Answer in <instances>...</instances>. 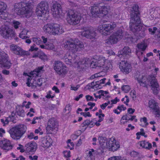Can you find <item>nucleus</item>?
Returning <instances> with one entry per match:
<instances>
[{
	"instance_id": "obj_1",
	"label": "nucleus",
	"mask_w": 160,
	"mask_h": 160,
	"mask_svg": "<svg viewBox=\"0 0 160 160\" xmlns=\"http://www.w3.org/2000/svg\"><path fill=\"white\" fill-rule=\"evenodd\" d=\"M138 8V5L136 4L132 7L129 27L131 31L137 34L139 33V36L142 37L144 36V32L141 31L142 26L141 24L140 14Z\"/></svg>"
},
{
	"instance_id": "obj_2",
	"label": "nucleus",
	"mask_w": 160,
	"mask_h": 160,
	"mask_svg": "<svg viewBox=\"0 0 160 160\" xmlns=\"http://www.w3.org/2000/svg\"><path fill=\"white\" fill-rule=\"evenodd\" d=\"M79 58L78 56L76 57L74 56L72 58L69 52H67L65 54L62 59L67 64H69L70 63H77L78 68H81L83 70L86 68V64L89 63V61H88V59L87 61L86 59H82L78 61L77 60Z\"/></svg>"
},
{
	"instance_id": "obj_3",
	"label": "nucleus",
	"mask_w": 160,
	"mask_h": 160,
	"mask_svg": "<svg viewBox=\"0 0 160 160\" xmlns=\"http://www.w3.org/2000/svg\"><path fill=\"white\" fill-rule=\"evenodd\" d=\"M27 130L26 127L22 124L13 127L9 132L11 137L14 140L19 139L25 133Z\"/></svg>"
},
{
	"instance_id": "obj_4",
	"label": "nucleus",
	"mask_w": 160,
	"mask_h": 160,
	"mask_svg": "<svg viewBox=\"0 0 160 160\" xmlns=\"http://www.w3.org/2000/svg\"><path fill=\"white\" fill-rule=\"evenodd\" d=\"M64 46L65 49L73 53L80 51L81 48L83 47L84 45L80 41L76 42L70 40L65 42Z\"/></svg>"
},
{
	"instance_id": "obj_5",
	"label": "nucleus",
	"mask_w": 160,
	"mask_h": 160,
	"mask_svg": "<svg viewBox=\"0 0 160 160\" xmlns=\"http://www.w3.org/2000/svg\"><path fill=\"white\" fill-rule=\"evenodd\" d=\"M0 34L5 39L14 38L16 41L18 39L16 37V34L13 29L8 26H2L0 28Z\"/></svg>"
},
{
	"instance_id": "obj_6",
	"label": "nucleus",
	"mask_w": 160,
	"mask_h": 160,
	"mask_svg": "<svg viewBox=\"0 0 160 160\" xmlns=\"http://www.w3.org/2000/svg\"><path fill=\"white\" fill-rule=\"evenodd\" d=\"M88 58H86V61ZM93 59L94 60L92 61L91 62H90L89 59L88 58V61H89V63H91V66L92 68H99L100 69H102L103 71L104 68V66L105 64V57H103L95 55L93 57ZM86 64V67H87Z\"/></svg>"
},
{
	"instance_id": "obj_7",
	"label": "nucleus",
	"mask_w": 160,
	"mask_h": 160,
	"mask_svg": "<svg viewBox=\"0 0 160 160\" xmlns=\"http://www.w3.org/2000/svg\"><path fill=\"white\" fill-rule=\"evenodd\" d=\"M81 16L78 12L73 11H69L67 14V20L71 25H76L78 24L81 19Z\"/></svg>"
},
{
	"instance_id": "obj_8",
	"label": "nucleus",
	"mask_w": 160,
	"mask_h": 160,
	"mask_svg": "<svg viewBox=\"0 0 160 160\" xmlns=\"http://www.w3.org/2000/svg\"><path fill=\"white\" fill-rule=\"evenodd\" d=\"M91 12L92 16L94 17H103L108 14V11L105 7H99L98 6H92Z\"/></svg>"
},
{
	"instance_id": "obj_9",
	"label": "nucleus",
	"mask_w": 160,
	"mask_h": 160,
	"mask_svg": "<svg viewBox=\"0 0 160 160\" xmlns=\"http://www.w3.org/2000/svg\"><path fill=\"white\" fill-rule=\"evenodd\" d=\"M66 68V66L62 62L58 60L54 61L53 68L57 74L59 75L66 74L68 72Z\"/></svg>"
},
{
	"instance_id": "obj_10",
	"label": "nucleus",
	"mask_w": 160,
	"mask_h": 160,
	"mask_svg": "<svg viewBox=\"0 0 160 160\" xmlns=\"http://www.w3.org/2000/svg\"><path fill=\"white\" fill-rule=\"evenodd\" d=\"M31 1H25L21 4V7L18 11V12L21 14H29V15H32V5Z\"/></svg>"
},
{
	"instance_id": "obj_11",
	"label": "nucleus",
	"mask_w": 160,
	"mask_h": 160,
	"mask_svg": "<svg viewBox=\"0 0 160 160\" xmlns=\"http://www.w3.org/2000/svg\"><path fill=\"white\" fill-rule=\"evenodd\" d=\"M123 35V32L122 30L119 29L111 35L106 42L112 44H115L122 38Z\"/></svg>"
},
{
	"instance_id": "obj_12",
	"label": "nucleus",
	"mask_w": 160,
	"mask_h": 160,
	"mask_svg": "<svg viewBox=\"0 0 160 160\" xmlns=\"http://www.w3.org/2000/svg\"><path fill=\"white\" fill-rule=\"evenodd\" d=\"M48 4L45 1H42L37 7L36 12L38 16L41 17L48 12Z\"/></svg>"
},
{
	"instance_id": "obj_13",
	"label": "nucleus",
	"mask_w": 160,
	"mask_h": 160,
	"mask_svg": "<svg viewBox=\"0 0 160 160\" xmlns=\"http://www.w3.org/2000/svg\"><path fill=\"white\" fill-rule=\"evenodd\" d=\"M7 54L4 53L0 52V67L9 68L11 67L12 63L8 59Z\"/></svg>"
},
{
	"instance_id": "obj_14",
	"label": "nucleus",
	"mask_w": 160,
	"mask_h": 160,
	"mask_svg": "<svg viewBox=\"0 0 160 160\" xmlns=\"http://www.w3.org/2000/svg\"><path fill=\"white\" fill-rule=\"evenodd\" d=\"M53 16L55 18H61L63 16V13L60 4L56 3L53 4L51 8Z\"/></svg>"
},
{
	"instance_id": "obj_15",
	"label": "nucleus",
	"mask_w": 160,
	"mask_h": 160,
	"mask_svg": "<svg viewBox=\"0 0 160 160\" xmlns=\"http://www.w3.org/2000/svg\"><path fill=\"white\" fill-rule=\"evenodd\" d=\"M116 27L115 22L110 23L108 24H103L100 28V32H102L103 35H107L110 34L112 30Z\"/></svg>"
},
{
	"instance_id": "obj_16",
	"label": "nucleus",
	"mask_w": 160,
	"mask_h": 160,
	"mask_svg": "<svg viewBox=\"0 0 160 160\" xmlns=\"http://www.w3.org/2000/svg\"><path fill=\"white\" fill-rule=\"evenodd\" d=\"M106 145L110 151L113 152L117 151L120 147L119 142L112 138H110L106 142Z\"/></svg>"
},
{
	"instance_id": "obj_17",
	"label": "nucleus",
	"mask_w": 160,
	"mask_h": 160,
	"mask_svg": "<svg viewBox=\"0 0 160 160\" xmlns=\"http://www.w3.org/2000/svg\"><path fill=\"white\" fill-rule=\"evenodd\" d=\"M58 123L55 119L51 118L49 119L46 128L47 133H51L53 130L58 128Z\"/></svg>"
},
{
	"instance_id": "obj_18",
	"label": "nucleus",
	"mask_w": 160,
	"mask_h": 160,
	"mask_svg": "<svg viewBox=\"0 0 160 160\" xmlns=\"http://www.w3.org/2000/svg\"><path fill=\"white\" fill-rule=\"evenodd\" d=\"M83 30L84 31L82 32V35L87 38H93L96 36V33L92 28L84 27Z\"/></svg>"
},
{
	"instance_id": "obj_19",
	"label": "nucleus",
	"mask_w": 160,
	"mask_h": 160,
	"mask_svg": "<svg viewBox=\"0 0 160 160\" xmlns=\"http://www.w3.org/2000/svg\"><path fill=\"white\" fill-rule=\"evenodd\" d=\"M149 81L154 93L156 94L158 93V90L159 89V85L155 77L153 76H150V78Z\"/></svg>"
},
{
	"instance_id": "obj_20",
	"label": "nucleus",
	"mask_w": 160,
	"mask_h": 160,
	"mask_svg": "<svg viewBox=\"0 0 160 160\" xmlns=\"http://www.w3.org/2000/svg\"><path fill=\"white\" fill-rule=\"evenodd\" d=\"M11 50L15 54L20 55H27L28 52L23 50L20 47L17 46L12 44L10 46Z\"/></svg>"
},
{
	"instance_id": "obj_21",
	"label": "nucleus",
	"mask_w": 160,
	"mask_h": 160,
	"mask_svg": "<svg viewBox=\"0 0 160 160\" xmlns=\"http://www.w3.org/2000/svg\"><path fill=\"white\" fill-rule=\"evenodd\" d=\"M148 106L153 112L156 113L155 114L158 115V117L160 116V111L159 108L157 103L153 99H151L148 102Z\"/></svg>"
},
{
	"instance_id": "obj_22",
	"label": "nucleus",
	"mask_w": 160,
	"mask_h": 160,
	"mask_svg": "<svg viewBox=\"0 0 160 160\" xmlns=\"http://www.w3.org/2000/svg\"><path fill=\"white\" fill-rule=\"evenodd\" d=\"M119 65L120 68L122 72L128 74L131 71V65L126 61H122L119 62Z\"/></svg>"
},
{
	"instance_id": "obj_23",
	"label": "nucleus",
	"mask_w": 160,
	"mask_h": 160,
	"mask_svg": "<svg viewBox=\"0 0 160 160\" xmlns=\"http://www.w3.org/2000/svg\"><path fill=\"white\" fill-rule=\"evenodd\" d=\"M41 146L46 148H49L52 145L53 141L49 136H46L42 138Z\"/></svg>"
},
{
	"instance_id": "obj_24",
	"label": "nucleus",
	"mask_w": 160,
	"mask_h": 160,
	"mask_svg": "<svg viewBox=\"0 0 160 160\" xmlns=\"http://www.w3.org/2000/svg\"><path fill=\"white\" fill-rule=\"evenodd\" d=\"M0 147L2 149L8 151L12 149V146L9 141L4 139L0 141Z\"/></svg>"
},
{
	"instance_id": "obj_25",
	"label": "nucleus",
	"mask_w": 160,
	"mask_h": 160,
	"mask_svg": "<svg viewBox=\"0 0 160 160\" xmlns=\"http://www.w3.org/2000/svg\"><path fill=\"white\" fill-rule=\"evenodd\" d=\"M106 80L105 78L101 79L99 81H97L92 82L91 83L88 84V86L90 87L91 88H101V84L104 83L105 81Z\"/></svg>"
},
{
	"instance_id": "obj_26",
	"label": "nucleus",
	"mask_w": 160,
	"mask_h": 160,
	"mask_svg": "<svg viewBox=\"0 0 160 160\" xmlns=\"http://www.w3.org/2000/svg\"><path fill=\"white\" fill-rule=\"evenodd\" d=\"M25 151L28 152H34L36 150L37 147L35 143L29 142L25 146Z\"/></svg>"
},
{
	"instance_id": "obj_27",
	"label": "nucleus",
	"mask_w": 160,
	"mask_h": 160,
	"mask_svg": "<svg viewBox=\"0 0 160 160\" xmlns=\"http://www.w3.org/2000/svg\"><path fill=\"white\" fill-rule=\"evenodd\" d=\"M52 34L54 35L61 34L64 32V30L59 25L57 24H53Z\"/></svg>"
},
{
	"instance_id": "obj_28",
	"label": "nucleus",
	"mask_w": 160,
	"mask_h": 160,
	"mask_svg": "<svg viewBox=\"0 0 160 160\" xmlns=\"http://www.w3.org/2000/svg\"><path fill=\"white\" fill-rule=\"evenodd\" d=\"M131 53V50L128 47H125L123 49L118 52V56L120 58L129 55Z\"/></svg>"
},
{
	"instance_id": "obj_29",
	"label": "nucleus",
	"mask_w": 160,
	"mask_h": 160,
	"mask_svg": "<svg viewBox=\"0 0 160 160\" xmlns=\"http://www.w3.org/2000/svg\"><path fill=\"white\" fill-rule=\"evenodd\" d=\"M137 80L141 86H142L143 87L147 86V78L146 76L144 75H140L139 77L137 78Z\"/></svg>"
},
{
	"instance_id": "obj_30",
	"label": "nucleus",
	"mask_w": 160,
	"mask_h": 160,
	"mask_svg": "<svg viewBox=\"0 0 160 160\" xmlns=\"http://www.w3.org/2000/svg\"><path fill=\"white\" fill-rule=\"evenodd\" d=\"M24 106V104L22 106H18L16 108V113L19 116L23 117L25 115L24 111L23 108Z\"/></svg>"
},
{
	"instance_id": "obj_31",
	"label": "nucleus",
	"mask_w": 160,
	"mask_h": 160,
	"mask_svg": "<svg viewBox=\"0 0 160 160\" xmlns=\"http://www.w3.org/2000/svg\"><path fill=\"white\" fill-rule=\"evenodd\" d=\"M140 143V146L146 149L149 150L152 147V144L146 141H142Z\"/></svg>"
},
{
	"instance_id": "obj_32",
	"label": "nucleus",
	"mask_w": 160,
	"mask_h": 160,
	"mask_svg": "<svg viewBox=\"0 0 160 160\" xmlns=\"http://www.w3.org/2000/svg\"><path fill=\"white\" fill-rule=\"evenodd\" d=\"M53 24H48L45 25L43 28L44 31L49 33L52 34Z\"/></svg>"
},
{
	"instance_id": "obj_33",
	"label": "nucleus",
	"mask_w": 160,
	"mask_h": 160,
	"mask_svg": "<svg viewBox=\"0 0 160 160\" xmlns=\"http://www.w3.org/2000/svg\"><path fill=\"white\" fill-rule=\"evenodd\" d=\"M95 154V150L92 149L88 152L86 158V160H94L95 157L94 155Z\"/></svg>"
},
{
	"instance_id": "obj_34",
	"label": "nucleus",
	"mask_w": 160,
	"mask_h": 160,
	"mask_svg": "<svg viewBox=\"0 0 160 160\" xmlns=\"http://www.w3.org/2000/svg\"><path fill=\"white\" fill-rule=\"evenodd\" d=\"M105 64L104 66V68L103 72H107V70L109 69V68H111L112 67V65L111 62L108 61V60H105Z\"/></svg>"
},
{
	"instance_id": "obj_35",
	"label": "nucleus",
	"mask_w": 160,
	"mask_h": 160,
	"mask_svg": "<svg viewBox=\"0 0 160 160\" xmlns=\"http://www.w3.org/2000/svg\"><path fill=\"white\" fill-rule=\"evenodd\" d=\"M106 138L102 136H99L98 138V140L99 142L100 145L103 147H105V145H106Z\"/></svg>"
},
{
	"instance_id": "obj_36",
	"label": "nucleus",
	"mask_w": 160,
	"mask_h": 160,
	"mask_svg": "<svg viewBox=\"0 0 160 160\" xmlns=\"http://www.w3.org/2000/svg\"><path fill=\"white\" fill-rule=\"evenodd\" d=\"M137 46L139 49H141L142 51H144L147 46L144 42H143L138 44Z\"/></svg>"
},
{
	"instance_id": "obj_37",
	"label": "nucleus",
	"mask_w": 160,
	"mask_h": 160,
	"mask_svg": "<svg viewBox=\"0 0 160 160\" xmlns=\"http://www.w3.org/2000/svg\"><path fill=\"white\" fill-rule=\"evenodd\" d=\"M7 5L3 2H0V12H2L6 9Z\"/></svg>"
},
{
	"instance_id": "obj_38",
	"label": "nucleus",
	"mask_w": 160,
	"mask_h": 160,
	"mask_svg": "<svg viewBox=\"0 0 160 160\" xmlns=\"http://www.w3.org/2000/svg\"><path fill=\"white\" fill-rule=\"evenodd\" d=\"M123 158L120 156H114L109 158L107 160H121Z\"/></svg>"
},
{
	"instance_id": "obj_39",
	"label": "nucleus",
	"mask_w": 160,
	"mask_h": 160,
	"mask_svg": "<svg viewBox=\"0 0 160 160\" xmlns=\"http://www.w3.org/2000/svg\"><path fill=\"white\" fill-rule=\"evenodd\" d=\"M130 88L128 85H124L122 87V90L125 92H128L130 90Z\"/></svg>"
},
{
	"instance_id": "obj_40",
	"label": "nucleus",
	"mask_w": 160,
	"mask_h": 160,
	"mask_svg": "<svg viewBox=\"0 0 160 160\" xmlns=\"http://www.w3.org/2000/svg\"><path fill=\"white\" fill-rule=\"evenodd\" d=\"M32 41L36 44L39 45L42 42L41 39L39 38H32Z\"/></svg>"
},
{
	"instance_id": "obj_41",
	"label": "nucleus",
	"mask_w": 160,
	"mask_h": 160,
	"mask_svg": "<svg viewBox=\"0 0 160 160\" xmlns=\"http://www.w3.org/2000/svg\"><path fill=\"white\" fill-rule=\"evenodd\" d=\"M0 18L2 19H6L8 17V14L3 11L2 12H0Z\"/></svg>"
},
{
	"instance_id": "obj_42",
	"label": "nucleus",
	"mask_w": 160,
	"mask_h": 160,
	"mask_svg": "<svg viewBox=\"0 0 160 160\" xmlns=\"http://www.w3.org/2000/svg\"><path fill=\"white\" fill-rule=\"evenodd\" d=\"M64 156L66 158H69L71 157L70 151H65L63 152Z\"/></svg>"
},
{
	"instance_id": "obj_43",
	"label": "nucleus",
	"mask_w": 160,
	"mask_h": 160,
	"mask_svg": "<svg viewBox=\"0 0 160 160\" xmlns=\"http://www.w3.org/2000/svg\"><path fill=\"white\" fill-rule=\"evenodd\" d=\"M20 23L18 21H14L13 22V25L15 29H17L20 26Z\"/></svg>"
},
{
	"instance_id": "obj_44",
	"label": "nucleus",
	"mask_w": 160,
	"mask_h": 160,
	"mask_svg": "<svg viewBox=\"0 0 160 160\" xmlns=\"http://www.w3.org/2000/svg\"><path fill=\"white\" fill-rule=\"evenodd\" d=\"M108 93V91H104L102 90H100L98 92V94H100V95H101V96H104V94L107 95Z\"/></svg>"
},
{
	"instance_id": "obj_45",
	"label": "nucleus",
	"mask_w": 160,
	"mask_h": 160,
	"mask_svg": "<svg viewBox=\"0 0 160 160\" xmlns=\"http://www.w3.org/2000/svg\"><path fill=\"white\" fill-rule=\"evenodd\" d=\"M130 95L132 97L133 100H134L136 98V92L134 90H132L130 93Z\"/></svg>"
},
{
	"instance_id": "obj_46",
	"label": "nucleus",
	"mask_w": 160,
	"mask_h": 160,
	"mask_svg": "<svg viewBox=\"0 0 160 160\" xmlns=\"http://www.w3.org/2000/svg\"><path fill=\"white\" fill-rule=\"evenodd\" d=\"M43 66H41L38 67V68L35 69L33 72H36L37 73H38L41 72L42 71H43Z\"/></svg>"
},
{
	"instance_id": "obj_47",
	"label": "nucleus",
	"mask_w": 160,
	"mask_h": 160,
	"mask_svg": "<svg viewBox=\"0 0 160 160\" xmlns=\"http://www.w3.org/2000/svg\"><path fill=\"white\" fill-rule=\"evenodd\" d=\"M157 29L158 28L157 27H154L153 29L152 28H149L148 30L149 32H151V34L153 35L155 33V31H156Z\"/></svg>"
},
{
	"instance_id": "obj_48",
	"label": "nucleus",
	"mask_w": 160,
	"mask_h": 160,
	"mask_svg": "<svg viewBox=\"0 0 160 160\" xmlns=\"http://www.w3.org/2000/svg\"><path fill=\"white\" fill-rule=\"evenodd\" d=\"M19 146L17 148L18 150H20V152H23L25 151V148H24L23 146L20 144H19Z\"/></svg>"
},
{
	"instance_id": "obj_49",
	"label": "nucleus",
	"mask_w": 160,
	"mask_h": 160,
	"mask_svg": "<svg viewBox=\"0 0 160 160\" xmlns=\"http://www.w3.org/2000/svg\"><path fill=\"white\" fill-rule=\"evenodd\" d=\"M90 121L89 120H85L82 123V125L83 127L88 126L89 125Z\"/></svg>"
},
{
	"instance_id": "obj_50",
	"label": "nucleus",
	"mask_w": 160,
	"mask_h": 160,
	"mask_svg": "<svg viewBox=\"0 0 160 160\" xmlns=\"http://www.w3.org/2000/svg\"><path fill=\"white\" fill-rule=\"evenodd\" d=\"M86 99L87 101H93L94 100V98L92 96H91L89 95H87L86 96Z\"/></svg>"
},
{
	"instance_id": "obj_51",
	"label": "nucleus",
	"mask_w": 160,
	"mask_h": 160,
	"mask_svg": "<svg viewBox=\"0 0 160 160\" xmlns=\"http://www.w3.org/2000/svg\"><path fill=\"white\" fill-rule=\"evenodd\" d=\"M35 44H34L32 46H31L29 49V51H37L38 49V48H35Z\"/></svg>"
},
{
	"instance_id": "obj_52",
	"label": "nucleus",
	"mask_w": 160,
	"mask_h": 160,
	"mask_svg": "<svg viewBox=\"0 0 160 160\" xmlns=\"http://www.w3.org/2000/svg\"><path fill=\"white\" fill-rule=\"evenodd\" d=\"M117 109H118L120 112H121L122 110H125L126 109V108L125 107H124V105H122L120 106H118V107Z\"/></svg>"
},
{
	"instance_id": "obj_53",
	"label": "nucleus",
	"mask_w": 160,
	"mask_h": 160,
	"mask_svg": "<svg viewBox=\"0 0 160 160\" xmlns=\"http://www.w3.org/2000/svg\"><path fill=\"white\" fill-rule=\"evenodd\" d=\"M28 158L31 160H38V156L36 155H35L33 157L32 155H29Z\"/></svg>"
},
{
	"instance_id": "obj_54",
	"label": "nucleus",
	"mask_w": 160,
	"mask_h": 160,
	"mask_svg": "<svg viewBox=\"0 0 160 160\" xmlns=\"http://www.w3.org/2000/svg\"><path fill=\"white\" fill-rule=\"evenodd\" d=\"M19 37L20 38L22 39H26L28 38V37L26 36L25 34H23V32H21L19 34Z\"/></svg>"
},
{
	"instance_id": "obj_55",
	"label": "nucleus",
	"mask_w": 160,
	"mask_h": 160,
	"mask_svg": "<svg viewBox=\"0 0 160 160\" xmlns=\"http://www.w3.org/2000/svg\"><path fill=\"white\" fill-rule=\"evenodd\" d=\"M135 110L134 109H132V108H129L128 110V112L129 114H132L135 112Z\"/></svg>"
},
{
	"instance_id": "obj_56",
	"label": "nucleus",
	"mask_w": 160,
	"mask_h": 160,
	"mask_svg": "<svg viewBox=\"0 0 160 160\" xmlns=\"http://www.w3.org/2000/svg\"><path fill=\"white\" fill-rule=\"evenodd\" d=\"M95 103H92L91 102H89L88 103V105L90 106L89 109H92L93 107L95 106Z\"/></svg>"
},
{
	"instance_id": "obj_57",
	"label": "nucleus",
	"mask_w": 160,
	"mask_h": 160,
	"mask_svg": "<svg viewBox=\"0 0 160 160\" xmlns=\"http://www.w3.org/2000/svg\"><path fill=\"white\" fill-rule=\"evenodd\" d=\"M80 86L78 85H77L76 87L71 85V89L72 90L76 91L77 90L78 88Z\"/></svg>"
},
{
	"instance_id": "obj_58",
	"label": "nucleus",
	"mask_w": 160,
	"mask_h": 160,
	"mask_svg": "<svg viewBox=\"0 0 160 160\" xmlns=\"http://www.w3.org/2000/svg\"><path fill=\"white\" fill-rule=\"evenodd\" d=\"M47 49L52 50L54 48V46L52 43H50L48 44V46H47Z\"/></svg>"
},
{
	"instance_id": "obj_59",
	"label": "nucleus",
	"mask_w": 160,
	"mask_h": 160,
	"mask_svg": "<svg viewBox=\"0 0 160 160\" xmlns=\"http://www.w3.org/2000/svg\"><path fill=\"white\" fill-rule=\"evenodd\" d=\"M142 120V121L146 124V125H148V123L147 122V118L146 117H144L143 118H141L140 119V120L141 121Z\"/></svg>"
},
{
	"instance_id": "obj_60",
	"label": "nucleus",
	"mask_w": 160,
	"mask_h": 160,
	"mask_svg": "<svg viewBox=\"0 0 160 160\" xmlns=\"http://www.w3.org/2000/svg\"><path fill=\"white\" fill-rule=\"evenodd\" d=\"M52 90L55 91V92L57 93L59 92V90L57 87L56 86H54L52 88Z\"/></svg>"
},
{
	"instance_id": "obj_61",
	"label": "nucleus",
	"mask_w": 160,
	"mask_h": 160,
	"mask_svg": "<svg viewBox=\"0 0 160 160\" xmlns=\"http://www.w3.org/2000/svg\"><path fill=\"white\" fill-rule=\"evenodd\" d=\"M33 133L32 132H31L30 133V134L29 135H28V138L29 139H31L33 138Z\"/></svg>"
},
{
	"instance_id": "obj_62",
	"label": "nucleus",
	"mask_w": 160,
	"mask_h": 160,
	"mask_svg": "<svg viewBox=\"0 0 160 160\" xmlns=\"http://www.w3.org/2000/svg\"><path fill=\"white\" fill-rule=\"evenodd\" d=\"M107 106V104L106 103H104L100 105V108L103 110Z\"/></svg>"
},
{
	"instance_id": "obj_63",
	"label": "nucleus",
	"mask_w": 160,
	"mask_h": 160,
	"mask_svg": "<svg viewBox=\"0 0 160 160\" xmlns=\"http://www.w3.org/2000/svg\"><path fill=\"white\" fill-rule=\"evenodd\" d=\"M5 133V131L2 128H0V136L2 137V134Z\"/></svg>"
},
{
	"instance_id": "obj_64",
	"label": "nucleus",
	"mask_w": 160,
	"mask_h": 160,
	"mask_svg": "<svg viewBox=\"0 0 160 160\" xmlns=\"http://www.w3.org/2000/svg\"><path fill=\"white\" fill-rule=\"evenodd\" d=\"M2 72L3 74L6 75H8L9 73V71L6 70H3Z\"/></svg>"
}]
</instances>
